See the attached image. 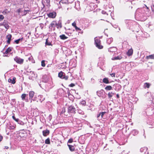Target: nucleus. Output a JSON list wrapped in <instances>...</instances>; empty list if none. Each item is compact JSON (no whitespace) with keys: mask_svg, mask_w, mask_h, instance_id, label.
I'll list each match as a JSON object with an SVG mask.
<instances>
[{"mask_svg":"<svg viewBox=\"0 0 154 154\" xmlns=\"http://www.w3.org/2000/svg\"><path fill=\"white\" fill-rule=\"evenodd\" d=\"M59 4L61 6L62 5H63V4H65L66 5H68V2L67 1L65 0H61L59 2Z\"/></svg>","mask_w":154,"mask_h":154,"instance_id":"4468645a","label":"nucleus"},{"mask_svg":"<svg viewBox=\"0 0 154 154\" xmlns=\"http://www.w3.org/2000/svg\"><path fill=\"white\" fill-rule=\"evenodd\" d=\"M103 83L105 84H108L109 83L108 80V78H105L103 79Z\"/></svg>","mask_w":154,"mask_h":154,"instance_id":"2eb2a0df","label":"nucleus"},{"mask_svg":"<svg viewBox=\"0 0 154 154\" xmlns=\"http://www.w3.org/2000/svg\"><path fill=\"white\" fill-rule=\"evenodd\" d=\"M106 113V112H100L101 118H102L103 117V116L104 115V114Z\"/></svg>","mask_w":154,"mask_h":154,"instance_id":"c9c22d12","label":"nucleus"},{"mask_svg":"<svg viewBox=\"0 0 154 154\" xmlns=\"http://www.w3.org/2000/svg\"><path fill=\"white\" fill-rule=\"evenodd\" d=\"M106 13V12H105V11H104V12H103V13Z\"/></svg>","mask_w":154,"mask_h":154,"instance_id":"4d7b16f0","label":"nucleus"},{"mask_svg":"<svg viewBox=\"0 0 154 154\" xmlns=\"http://www.w3.org/2000/svg\"><path fill=\"white\" fill-rule=\"evenodd\" d=\"M100 115H101V114H100V112L99 114H98V115H97V118H98L99 117H100Z\"/></svg>","mask_w":154,"mask_h":154,"instance_id":"de8ad7c7","label":"nucleus"},{"mask_svg":"<svg viewBox=\"0 0 154 154\" xmlns=\"http://www.w3.org/2000/svg\"><path fill=\"white\" fill-rule=\"evenodd\" d=\"M12 118L15 121L18 122L19 121V119H16L15 117L14 114L13 116H12Z\"/></svg>","mask_w":154,"mask_h":154,"instance_id":"cd10ccee","label":"nucleus"},{"mask_svg":"<svg viewBox=\"0 0 154 154\" xmlns=\"http://www.w3.org/2000/svg\"><path fill=\"white\" fill-rule=\"evenodd\" d=\"M67 145L69 147V150L71 151L72 152L75 151V149L73 146L69 144H68Z\"/></svg>","mask_w":154,"mask_h":154,"instance_id":"ddd939ff","label":"nucleus"},{"mask_svg":"<svg viewBox=\"0 0 154 154\" xmlns=\"http://www.w3.org/2000/svg\"><path fill=\"white\" fill-rule=\"evenodd\" d=\"M75 29L77 31H80L81 30V29L80 28L78 27L77 26L75 27Z\"/></svg>","mask_w":154,"mask_h":154,"instance_id":"f704fd0d","label":"nucleus"},{"mask_svg":"<svg viewBox=\"0 0 154 154\" xmlns=\"http://www.w3.org/2000/svg\"><path fill=\"white\" fill-rule=\"evenodd\" d=\"M105 89L107 91H110L112 89V87L110 85L107 86L105 88Z\"/></svg>","mask_w":154,"mask_h":154,"instance_id":"412c9836","label":"nucleus"},{"mask_svg":"<svg viewBox=\"0 0 154 154\" xmlns=\"http://www.w3.org/2000/svg\"><path fill=\"white\" fill-rule=\"evenodd\" d=\"M3 138L2 136L1 135H0V142L2 141Z\"/></svg>","mask_w":154,"mask_h":154,"instance_id":"37998d69","label":"nucleus"},{"mask_svg":"<svg viewBox=\"0 0 154 154\" xmlns=\"http://www.w3.org/2000/svg\"><path fill=\"white\" fill-rule=\"evenodd\" d=\"M96 1H97L98 0H95Z\"/></svg>","mask_w":154,"mask_h":154,"instance_id":"bf43d9fd","label":"nucleus"},{"mask_svg":"<svg viewBox=\"0 0 154 154\" xmlns=\"http://www.w3.org/2000/svg\"><path fill=\"white\" fill-rule=\"evenodd\" d=\"M150 85V84L147 82L145 83L144 85V88H149Z\"/></svg>","mask_w":154,"mask_h":154,"instance_id":"f3484780","label":"nucleus"},{"mask_svg":"<svg viewBox=\"0 0 154 154\" xmlns=\"http://www.w3.org/2000/svg\"><path fill=\"white\" fill-rule=\"evenodd\" d=\"M74 38H74V37H72V39H74Z\"/></svg>","mask_w":154,"mask_h":154,"instance_id":"864d4df0","label":"nucleus"},{"mask_svg":"<svg viewBox=\"0 0 154 154\" xmlns=\"http://www.w3.org/2000/svg\"><path fill=\"white\" fill-rule=\"evenodd\" d=\"M16 79V78L15 77H13V78L12 80V84H14L15 83Z\"/></svg>","mask_w":154,"mask_h":154,"instance_id":"2f4dec72","label":"nucleus"},{"mask_svg":"<svg viewBox=\"0 0 154 154\" xmlns=\"http://www.w3.org/2000/svg\"><path fill=\"white\" fill-rule=\"evenodd\" d=\"M4 26L6 29H8L9 26L7 23L3 22L2 23H0V26Z\"/></svg>","mask_w":154,"mask_h":154,"instance_id":"1a4fd4ad","label":"nucleus"},{"mask_svg":"<svg viewBox=\"0 0 154 154\" xmlns=\"http://www.w3.org/2000/svg\"><path fill=\"white\" fill-rule=\"evenodd\" d=\"M45 44L48 45H52L51 42H48L47 39L46 40Z\"/></svg>","mask_w":154,"mask_h":154,"instance_id":"473e14b6","label":"nucleus"},{"mask_svg":"<svg viewBox=\"0 0 154 154\" xmlns=\"http://www.w3.org/2000/svg\"><path fill=\"white\" fill-rule=\"evenodd\" d=\"M102 91H103V90L98 91L97 92V93L99 94H101V93H103V92Z\"/></svg>","mask_w":154,"mask_h":154,"instance_id":"79ce46f5","label":"nucleus"},{"mask_svg":"<svg viewBox=\"0 0 154 154\" xmlns=\"http://www.w3.org/2000/svg\"><path fill=\"white\" fill-rule=\"evenodd\" d=\"M15 128V127L14 125H12L11 124H10L9 128L10 129H14Z\"/></svg>","mask_w":154,"mask_h":154,"instance_id":"a878e982","label":"nucleus"},{"mask_svg":"<svg viewBox=\"0 0 154 154\" xmlns=\"http://www.w3.org/2000/svg\"><path fill=\"white\" fill-rule=\"evenodd\" d=\"M46 2L48 4H49L50 3V0H45Z\"/></svg>","mask_w":154,"mask_h":154,"instance_id":"a18cd8bd","label":"nucleus"},{"mask_svg":"<svg viewBox=\"0 0 154 154\" xmlns=\"http://www.w3.org/2000/svg\"><path fill=\"white\" fill-rule=\"evenodd\" d=\"M122 58V57L121 56H118L116 57H113L112 59L113 60H121Z\"/></svg>","mask_w":154,"mask_h":154,"instance_id":"5701e85b","label":"nucleus"},{"mask_svg":"<svg viewBox=\"0 0 154 154\" xmlns=\"http://www.w3.org/2000/svg\"><path fill=\"white\" fill-rule=\"evenodd\" d=\"M65 115H66V116H67L65 114H64Z\"/></svg>","mask_w":154,"mask_h":154,"instance_id":"13d9d810","label":"nucleus"},{"mask_svg":"<svg viewBox=\"0 0 154 154\" xmlns=\"http://www.w3.org/2000/svg\"><path fill=\"white\" fill-rule=\"evenodd\" d=\"M95 44L96 47L99 49H102L103 46L101 45V41L99 39L96 38H94Z\"/></svg>","mask_w":154,"mask_h":154,"instance_id":"f257e3e1","label":"nucleus"},{"mask_svg":"<svg viewBox=\"0 0 154 154\" xmlns=\"http://www.w3.org/2000/svg\"><path fill=\"white\" fill-rule=\"evenodd\" d=\"M58 76L60 79H64L65 80H67L68 79V76H66L65 73L62 71L58 73Z\"/></svg>","mask_w":154,"mask_h":154,"instance_id":"7ed1b4c3","label":"nucleus"},{"mask_svg":"<svg viewBox=\"0 0 154 154\" xmlns=\"http://www.w3.org/2000/svg\"><path fill=\"white\" fill-rule=\"evenodd\" d=\"M29 11V10H24V13H25V14H26L27 13L26 12L27 11Z\"/></svg>","mask_w":154,"mask_h":154,"instance_id":"c03bdc74","label":"nucleus"},{"mask_svg":"<svg viewBox=\"0 0 154 154\" xmlns=\"http://www.w3.org/2000/svg\"><path fill=\"white\" fill-rule=\"evenodd\" d=\"M23 39V38H21L15 40L14 42L16 43V44H18L19 43V42L20 40H22Z\"/></svg>","mask_w":154,"mask_h":154,"instance_id":"bb28decb","label":"nucleus"},{"mask_svg":"<svg viewBox=\"0 0 154 154\" xmlns=\"http://www.w3.org/2000/svg\"><path fill=\"white\" fill-rule=\"evenodd\" d=\"M116 97L117 98H119V96L118 94H116Z\"/></svg>","mask_w":154,"mask_h":154,"instance_id":"8fccbe9b","label":"nucleus"},{"mask_svg":"<svg viewBox=\"0 0 154 154\" xmlns=\"http://www.w3.org/2000/svg\"><path fill=\"white\" fill-rule=\"evenodd\" d=\"M80 104H82L83 106H85L86 104V102L85 100H82L80 102Z\"/></svg>","mask_w":154,"mask_h":154,"instance_id":"c756f323","label":"nucleus"},{"mask_svg":"<svg viewBox=\"0 0 154 154\" xmlns=\"http://www.w3.org/2000/svg\"><path fill=\"white\" fill-rule=\"evenodd\" d=\"M8 147H6V149H8Z\"/></svg>","mask_w":154,"mask_h":154,"instance_id":"5fc2aeb1","label":"nucleus"},{"mask_svg":"<svg viewBox=\"0 0 154 154\" xmlns=\"http://www.w3.org/2000/svg\"><path fill=\"white\" fill-rule=\"evenodd\" d=\"M50 131L48 129L43 131H42L43 135L45 137H46L47 135H48Z\"/></svg>","mask_w":154,"mask_h":154,"instance_id":"0eeeda50","label":"nucleus"},{"mask_svg":"<svg viewBox=\"0 0 154 154\" xmlns=\"http://www.w3.org/2000/svg\"><path fill=\"white\" fill-rule=\"evenodd\" d=\"M133 51L132 49H130L128 50L127 52V54L129 56H131L132 54Z\"/></svg>","mask_w":154,"mask_h":154,"instance_id":"aec40b11","label":"nucleus"},{"mask_svg":"<svg viewBox=\"0 0 154 154\" xmlns=\"http://www.w3.org/2000/svg\"><path fill=\"white\" fill-rule=\"evenodd\" d=\"M110 75L112 77H115V73H113L110 74Z\"/></svg>","mask_w":154,"mask_h":154,"instance_id":"4c0bfd02","label":"nucleus"},{"mask_svg":"<svg viewBox=\"0 0 154 154\" xmlns=\"http://www.w3.org/2000/svg\"><path fill=\"white\" fill-rule=\"evenodd\" d=\"M144 5L145 6V7L146 8V9H149V8L148 7H147L146 5Z\"/></svg>","mask_w":154,"mask_h":154,"instance_id":"3c124183","label":"nucleus"},{"mask_svg":"<svg viewBox=\"0 0 154 154\" xmlns=\"http://www.w3.org/2000/svg\"><path fill=\"white\" fill-rule=\"evenodd\" d=\"M11 51V48L10 47L8 48L5 52H4V54H8L10 53Z\"/></svg>","mask_w":154,"mask_h":154,"instance_id":"6ab92c4d","label":"nucleus"},{"mask_svg":"<svg viewBox=\"0 0 154 154\" xmlns=\"http://www.w3.org/2000/svg\"><path fill=\"white\" fill-rule=\"evenodd\" d=\"M21 9L20 8H19L17 10V12L18 13H19L20 12Z\"/></svg>","mask_w":154,"mask_h":154,"instance_id":"49530a36","label":"nucleus"},{"mask_svg":"<svg viewBox=\"0 0 154 154\" xmlns=\"http://www.w3.org/2000/svg\"><path fill=\"white\" fill-rule=\"evenodd\" d=\"M72 25L75 28L77 26L76 25V23L75 22L72 23Z\"/></svg>","mask_w":154,"mask_h":154,"instance_id":"e433bc0d","label":"nucleus"},{"mask_svg":"<svg viewBox=\"0 0 154 154\" xmlns=\"http://www.w3.org/2000/svg\"><path fill=\"white\" fill-rule=\"evenodd\" d=\"M26 96V94H22L21 96L22 99L23 100H25Z\"/></svg>","mask_w":154,"mask_h":154,"instance_id":"b1692460","label":"nucleus"},{"mask_svg":"<svg viewBox=\"0 0 154 154\" xmlns=\"http://www.w3.org/2000/svg\"><path fill=\"white\" fill-rule=\"evenodd\" d=\"M60 37L61 39L62 40H65L67 39L68 37L65 36L64 34H62L60 36Z\"/></svg>","mask_w":154,"mask_h":154,"instance_id":"4be33fe9","label":"nucleus"},{"mask_svg":"<svg viewBox=\"0 0 154 154\" xmlns=\"http://www.w3.org/2000/svg\"><path fill=\"white\" fill-rule=\"evenodd\" d=\"M8 81L9 82L11 83H12V79H9L8 80Z\"/></svg>","mask_w":154,"mask_h":154,"instance_id":"a19ab883","label":"nucleus"},{"mask_svg":"<svg viewBox=\"0 0 154 154\" xmlns=\"http://www.w3.org/2000/svg\"><path fill=\"white\" fill-rule=\"evenodd\" d=\"M75 109L72 106H70L69 107L68 109V112L72 113H75Z\"/></svg>","mask_w":154,"mask_h":154,"instance_id":"39448f33","label":"nucleus"},{"mask_svg":"<svg viewBox=\"0 0 154 154\" xmlns=\"http://www.w3.org/2000/svg\"><path fill=\"white\" fill-rule=\"evenodd\" d=\"M153 8H152V11H153V13H154V5H153Z\"/></svg>","mask_w":154,"mask_h":154,"instance_id":"09e8293b","label":"nucleus"},{"mask_svg":"<svg viewBox=\"0 0 154 154\" xmlns=\"http://www.w3.org/2000/svg\"><path fill=\"white\" fill-rule=\"evenodd\" d=\"M146 59H154V54H152L146 57Z\"/></svg>","mask_w":154,"mask_h":154,"instance_id":"dca6fc26","label":"nucleus"},{"mask_svg":"<svg viewBox=\"0 0 154 154\" xmlns=\"http://www.w3.org/2000/svg\"><path fill=\"white\" fill-rule=\"evenodd\" d=\"M34 94L35 92L34 91H30L29 93V98L32 99L34 97Z\"/></svg>","mask_w":154,"mask_h":154,"instance_id":"9b49d317","label":"nucleus"},{"mask_svg":"<svg viewBox=\"0 0 154 154\" xmlns=\"http://www.w3.org/2000/svg\"><path fill=\"white\" fill-rule=\"evenodd\" d=\"M103 12H104V11H102V13L103 14H105V13H103Z\"/></svg>","mask_w":154,"mask_h":154,"instance_id":"603ef678","label":"nucleus"},{"mask_svg":"<svg viewBox=\"0 0 154 154\" xmlns=\"http://www.w3.org/2000/svg\"><path fill=\"white\" fill-rule=\"evenodd\" d=\"M45 143L46 144H50V139L49 138H47L45 140Z\"/></svg>","mask_w":154,"mask_h":154,"instance_id":"393cba45","label":"nucleus"},{"mask_svg":"<svg viewBox=\"0 0 154 154\" xmlns=\"http://www.w3.org/2000/svg\"><path fill=\"white\" fill-rule=\"evenodd\" d=\"M75 86V84L72 83H71L70 85H69V86L71 87H73L74 86Z\"/></svg>","mask_w":154,"mask_h":154,"instance_id":"58836bf2","label":"nucleus"},{"mask_svg":"<svg viewBox=\"0 0 154 154\" xmlns=\"http://www.w3.org/2000/svg\"><path fill=\"white\" fill-rule=\"evenodd\" d=\"M8 147H6V149H8Z\"/></svg>","mask_w":154,"mask_h":154,"instance_id":"6e6d98bb","label":"nucleus"},{"mask_svg":"<svg viewBox=\"0 0 154 154\" xmlns=\"http://www.w3.org/2000/svg\"><path fill=\"white\" fill-rule=\"evenodd\" d=\"M12 37V35L11 34H8L6 36V38L8 39L7 41V43L8 44H10V42L11 40V38Z\"/></svg>","mask_w":154,"mask_h":154,"instance_id":"6e6552de","label":"nucleus"},{"mask_svg":"<svg viewBox=\"0 0 154 154\" xmlns=\"http://www.w3.org/2000/svg\"><path fill=\"white\" fill-rule=\"evenodd\" d=\"M57 25V21H53L52 22L50 25V27H55Z\"/></svg>","mask_w":154,"mask_h":154,"instance_id":"9d476101","label":"nucleus"},{"mask_svg":"<svg viewBox=\"0 0 154 154\" xmlns=\"http://www.w3.org/2000/svg\"><path fill=\"white\" fill-rule=\"evenodd\" d=\"M47 15L49 18H54L56 16V13L55 12L53 11L48 14Z\"/></svg>","mask_w":154,"mask_h":154,"instance_id":"423d86ee","label":"nucleus"},{"mask_svg":"<svg viewBox=\"0 0 154 154\" xmlns=\"http://www.w3.org/2000/svg\"><path fill=\"white\" fill-rule=\"evenodd\" d=\"M65 112H66L65 109V107H63L62 109V111L61 112V114H64Z\"/></svg>","mask_w":154,"mask_h":154,"instance_id":"c85d7f7f","label":"nucleus"},{"mask_svg":"<svg viewBox=\"0 0 154 154\" xmlns=\"http://www.w3.org/2000/svg\"><path fill=\"white\" fill-rule=\"evenodd\" d=\"M14 60L17 63L20 64H22L24 62L23 59L20 58L18 56L15 57Z\"/></svg>","mask_w":154,"mask_h":154,"instance_id":"20e7f679","label":"nucleus"},{"mask_svg":"<svg viewBox=\"0 0 154 154\" xmlns=\"http://www.w3.org/2000/svg\"><path fill=\"white\" fill-rule=\"evenodd\" d=\"M73 142V139L72 138H71L69 139L68 142V143H72Z\"/></svg>","mask_w":154,"mask_h":154,"instance_id":"72a5a7b5","label":"nucleus"},{"mask_svg":"<svg viewBox=\"0 0 154 154\" xmlns=\"http://www.w3.org/2000/svg\"><path fill=\"white\" fill-rule=\"evenodd\" d=\"M56 26L57 29L61 28L62 27L61 22L60 21H58L57 23Z\"/></svg>","mask_w":154,"mask_h":154,"instance_id":"f8f14e48","label":"nucleus"},{"mask_svg":"<svg viewBox=\"0 0 154 154\" xmlns=\"http://www.w3.org/2000/svg\"><path fill=\"white\" fill-rule=\"evenodd\" d=\"M19 135L21 138H26L27 136V133L26 131L21 130L20 131Z\"/></svg>","mask_w":154,"mask_h":154,"instance_id":"f03ea898","label":"nucleus"},{"mask_svg":"<svg viewBox=\"0 0 154 154\" xmlns=\"http://www.w3.org/2000/svg\"><path fill=\"white\" fill-rule=\"evenodd\" d=\"M4 18V17L2 15H0V19H1V20H3Z\"/></svg>","mask_w":154,"mask_h":154,"instance_id":"ea45409f","label":"nucleus"},{"mask_svg":"<svg viewBox=\"0 0 154 154\" xmlns=\"http://www.w3.org/2000/svg\"><path fill=\"white\" fill-rule=\"evenodd\" d=\"M114 94V93H113L112 92H109L108 94L109 98L110 99Z\"/></svg>","mask_w":154,"mask_h":154,"instance_id":"a211bd4d","label":"nucleus"},{"mask_svg":"<svg viewBox=\"0 0 154 154\" xmlns=\"http://www.w3.org/2000/svg\"><path fill=\"white\" fill-rule=\"evenodd\" d=\"M41 65L43 67H45V61L42 60L41 62Z\"/></svg>","mask_w":154,"mask_h":154,"instance_id":"7c9ffc66","label":"nucleus"}]
</instances>
